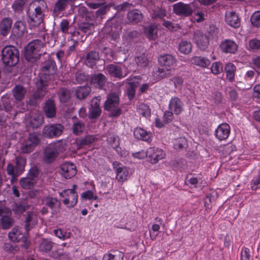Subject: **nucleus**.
<instances>
[{
  "label": "nucleus",
  "instance_id": "nucleus-15",
  "mask_svg": "<svg viewBox=\"0 0 260 260\" xmlns=\"http://www.w3.org/2000/svg\"><path fill=\"white\" fill-rule=\"evenodd\" d=\"M193 40L197 47L201 50H205L209 44V36L199 30L195 31Z\"/></svg>",
  "mask_w": 260,
  "mask_h": 260
},
{
  "label": "nucleus",
  "instance_id": "nucleus-41",
  "mask_svg": "<svg viewBox=\"0 0 260 260\" xmlns=\"http://www.w3.org/2000/svg\"><path fill=\"white\" fill-rule=\"evenodd\" d=\"M44 202L46 205L52 209L54 211H55L56 209L59 208L60 203L55 198L47 197L45 199Z\"/></svg>",
  "mask_w": 260,
  "mask_h": 260
},
{
  "label": "nucleus",
  "instance_id": "nucleus-53",
  "mask_svg": "<svg viewBox=\"0 0 260 260\" xmlns=\"http://www.w3.org/2000/svg\"><path fill=\"white\" fill-rule=\"evenodd\" d=\"M84 129V124L81 122L74 123L73 125V132L75 135H79L83 132Z\"/></svg>",
  "mask_w": 260,
  "mask_h": 260
},
{
  "label": "nucleus",
  "instance_id": "nucleus-34",
  "mask_svg": "<svg viewBox=\"0 0 260 260\" xmlns=\"http://www.w3.org/2000/svg\"><path fill=\"white\" fill-rule=\"evenodd\" d=\"M136 78L135 77L134 79L129 80L126 85L127 94L128 96V99L131 100H132L135 95L136 88L137 86V82L136 81Z\"/></svg>",
  "mask_w": 260,
  "mask_h": 260
},
{
  "label": "nucleus",
  "instance_id": "nucleus-64",
  "mask_svg": "<svg viewBox=\"0 0 260 260\" xmlns=\"http://www.w3.org/2000/svg\"><path fill=\"white\" fill-rule=\"evenodd\" d=\"M193 19L197 22H201L204 20V14L202 11H198L194 14Z\"/></svg>",
  "mask_w": 260,
  "mask_h": 260
},
{
  "label": "nucleus",
  "instance_id": "nucleus-28",
  "mask_svg": "<svg viewBox=\"0 0 260 260\" xmlns=\"http://www.w3.org/2000/svg\"><path fill=\"white\" fill-rule=\"evenodd\" d=\"M92 85L98 88H102L106 82V78L102 74H97L93 75L91 78Z\"/></svg>",
  "mask_w": 260,
  "mask_h": 260
},
{
  "label": "nucleus",
  "instance_id": "nucleus-21",
  "mask_svg": "<svg viewBox=\"0 0 260 260\" xmlns=\"http://www.w3.org/2000/svg\"><path fill=\"white\" fill-rule=\"evenodd\" d=\"M169 110L174 112L175 115H179L184 110L183 103L178 98L173 97L169 102Z\"/></svg>",
  "mask_w": 260,
  "mask_h": 260
},
{
  "label": "nucleus",
  "instance_id": "nucleus-61",
  "mask_svg": "<svg viewBox=\"0 0 260 260\" xmlns=\"http://www.w3.org/2000/svg\"><path fill=\"white\" fill-rule=\"evenodd\" d=\"M251 187L253 190H256L260 187V174L253 178L251 182Z\"/></svg>",
  "mask_w": 260,
  "mask_h": 260
},
{
  "label": "nucleus",
  "instance_id": "nucleus-29",
  "mask_svg": "<svg viewBox=\"0 0 260 260\" xmlns=\"http://www.w3.org/2000/svg\"><path fill=\"white\" fill-rule=\"evenodd\" d=\"M11 215V211L9 209H6V212L1 215V224L3 229H8L11 226L13 220L10 217Z\"/></svg>",
  "mask_w": 260,
  "mask_h": 260
},
{
  "label": "nucleus",
  "instance_id": "nucleus-46",
  "mask_svg": "<svg viewBox=\"0 0 260 260\" xmlns=\"http://www.w3.org/2000/svg\"><path fill=\"white\" fill-rule=\"evenodd\" d=\"M12 21L10 18H7L3 20L1 24L2 32L4 35H6L10 30L12 26Z\"/></svg>",
  "mask_w": 260,
  "mask_h": 260
},
{
  "label": "nucleus",
  "instance_id": "nucleus-5",
  "mask_svg": "<svg viewBox=\"0 0 260 260\" xmlns=\"http://www.w3.org/2000/svg\"><path fill=\"white\" fill-rule=\"evenodd\" d=\"M19 51L13 46L5 47L2 51V59L7 66H15L19 61Z\"/></svg>",
  "mask_w": 260,
  "mask_h": 260
},
{
  "label": "nucleus",
  "instance_id": "nucleus-18",
  "mask_svg": "<svg viewBox=\"0 0 260 260\" xmlns=\"http://www.w3.org/2000/svg\"><path fill=\"white\" fill-rule=\"evenodd\" d=\"M26 93V90L23 87L20 85L16 86L13 89V95L18 103L16 104L18 105L20 103L21 106L20 109L24 110L26 109V106L24 103H20L25 96Z\"/></svg>",
  "mask_w": 260,
  "mask_h": 260
},
{
  "label": "nucleus",
  "instance_id": "nucleus-59",
  "mask_svg": "<svg viewBox=\"0 0 260 260\" xmlns=\"http://www.w3.org/2000/svg\"><path fill=\"white\" fill-rule=\"evenodd\" d=\"M249 46L251 50H260V40L256 39L250 40Z\"/></svg>",
  "mask_w": 260,
  "mask_h": 260
},
{
  "label": "nucleus",
  "instance_id": "nucleus-16",
  "mask_svg": "<svg viewBox=\"0 0 260 260\" xmlns=\"http://www.w3.org/2000/svg\"><path fill=\"white\" fill-rule=\"evenodd\" d=\"M165 153L158 148L150 147L147 149V157L152 164H156L159 160L164 158Z\"/></svg>",
  "mask_w": 260,
  "mask_h": 260
},
{
  "label": "nucleus",
  "instance_id": "nucleus-42",
  "mask_svg": "<svg viewBox=\"0 0 260 260\" xmlns=\"http://www.w3.org/2000/svg\"><path fill=\"white\" fill-rule=\"evenodd\" d=\"M99 56L98 52L95 51H91L88 53L86 59V64L90 67H92L99 59Z\"/></svg>",
  "mask_w": 260,
  "mask_h": 260
},
{
  "label": "nucleus",
  "instance_id": "nucleus-54",
  "mask_svg": "<svg viewBox=\"0 0 260 260\" xmlns=\"http://www.w3.org/2000/svg\"><path fill=\"white\" fill-rule=\"evenodd\" d=\"M211 72L214 75H218L222 71V66L220 62H215L213 63L211 67Z\"/></svg>",
  "mask_w": 260,
  "mask_h": 260
},
{
  "label": "nucleus",
  "instance_id": "nucleus-19",
  "mask_svg": "<svg viewBox=\"0 0 260 260\" xmlns=\"http://www.w3.org/2000/svg\"><path fill=\"white\" fill-rule=\"evenodd\" d=\"M95 140L96 138L94 136L88 135L82 139H77L75 142L72 143V147L74 150L76 151L92 143Z\"/></svg>",
  "mask_w": 260,
  "mask_h": 260
},
{
  "label": "nucleus",
  "instance_id": "nucleus-51",
  "mask_svg": "<svg viewBox=\"0 0 260 260\" xmlns=\"http://www.w3.org/2000/svg\"><path fill=\"white\" fill-rule=\"evenodd\" d=\"M186 140L184 137L176 139L174 141V147L176 149L182 148L186 144Z\"/></svg>",
  "mask_w": 260,
  "mask_h": 260
},
{
  "label": "nucleus",
  "instance_id": "nucleus-39",
  "mask_svg": "<svg viewBox=\"0 0 260 260\" xmlns=\"http://www.w3.org/2000/svg\"><path fill=\"white\" fill-rule=\"evenodd\" d=\"M99 198L98 196L95 192V189L94 190H88L83 192L81 194V199L82 201H93L98 200Z\"/></svg>",
  "mask_w": 260,
  "mask_h": 260
},
{
  "label": "nucleus",
  "instance_id": "nucleus-4",
  "mask_svg": "<svg viewBox=\"0 0 260 260\" xmlns=\"http://www.w3.org/2000/svg\"><path fill=\"white\" fill-rule=\"evenodd\" d=\"M158 59L160 65L166 70V71L164 69H158V78H163L170 75L172 69H173L174 66L177 61L175 57L170 54H164L160 55Z\"/></svg>",
  "mask_w": 260,
  "mask_h": 260
},
{
  "label": "nucleus",
  "instance_id": "nucleus-31",
  "mask_svg": "<svg viewBox=\"0 0 260 260\" xmlns=\"http://www.w3.org/2000/svg\"><path fill=\"white\" fill-rule=\"evenodd\" d=\"M144 31L149 40H154L158 37V29L157 26L154 24H151L145 27Z\"/></svg>",
  "mask_w": 260,
  "mask_h": 260
},
{
  "label": "nucleus",
  "instance_id": "nucleus-26",
  "mask_svg": "<svg viewBox=\"0 0 260 260\" xmlns=\"http://www.w3.org/2000/svg\"><path fill=\"white\" fill-rule=\"evenodd\" d=\"M134 136L137 139L147 142L151 140L152 137L151 133L140 127H137L134 129Z\"/></svg>",
  "mask_w": 260,
  "mask_h": 260
},
{
  "label": "nucleus",
  "instance_id": "nucleus-63",
  "mask_svg": "<svg viewBox=\"0 0 260 260\" xmlns=\"http://www.w3.org/2000/svg\"><path fill=\"white\" fill-rule=\"evenodd\" d=\"M69 22L66 20H62L60 23V27L63 33H68L69 29Z\"/></svg>",
  "mask_w": 260,
  "mask_h": 260
},
{
  "label": "nucleus",
  "instance_id": "nucleus-17",
  "mask_svg": "<svg viewBox=\"0 0 260 260\" xmlns=\"http://www.w3.org/2000/svg\"><path fill=\"white\" fill-rule=\"evenodd\" d=\"M8 236L10 240L14 242H22L23 243L22 245L28 246L27 237L22 233L20 228L18 226L14 228L9 233Z\"/></svg>",
  "mask_w": 260,
  "mask_h": 260
},
{
  "label": "nucleus",
  "instance_id": "nucleus-22",
  "mask_svg": "<svg viewBox=\"0 0 260 260\" xmlns=\"http://www.w3.org/2000/svg\"><path fill=\"white\" fill-rule=\"evenodd\" d=\"M230 132V126L228 124L221 123L215 130V137L219 141L226 140L229 137Z\"/></svg>",
  "mask_w": 260,
  "mask_h": 260
},
{
  "label": "nucleus",
  "instance_id": "nucleus-47",
  "mask_svg": "<svg viewBox=\"0 0 260 260\" xmlns=\"http://www.w3.org/2000/svg\"><path fill=\"white\" fill-rule=\"evenodd\" d=\"M137 112L143 116L147 117L150 115L151 111L146 104L141 103L137 106Z\"/></svg>",
  "mask_w": 260,
  "mask_h": 260
},
{
  "label": "nucleus",
  "instance_id": "nucleus-3",
  "mask_svg": "<svg viewBox=\"0 0 260 260\" xmlns=\"http://www.w3.org/2000/svg\"><path fill=\"white\" fill-rule=\"evenodd\" d=\"M51 69L53 73L55 70L52 66H45L44 67L40 73V79L37 83V91L30 98L28 103L31 105H36L38 101L43 98L46 93V87L48 86V80L50 78Z\"/></svg>",
  "mask_w": 260,
  "mask_h": 260
},
{
  "label": "nucleus",
  "instance_id": "nucleus-23",
  "mask_svg": "<svg viewBox=\"0 0 260 260\" xmlns=\"http://www.w3.org/2000/svg\"><path fill=\"white\" fill-rule=\"evenodd\" d=\"M225 21L229 25L235 28L240 26V19L234 11H230L225 12Z\"/></svg>",
  "mask_w": 260,
  "mask_h": 260
},
{
  "label": "nucleus",
  "instance_id": "nucleus-56",
  "mask_svg": "<svg viewBox=\"0 0 260 260\" xmlns=\"http://www.w3.org/2000/svg\"><path fill=\"white\" fill-rule=\"evenodd\" d=\"M101 113L100 107L89 108V117L91 119H94L99 117Z\"/></svg>",
  "mask_w": 260,
  "mask_h": 260
},
{
  "label": "nucleus",
  "instance_id": "nucleus-6",
  "mask_svg": "<svg viewBox=\"0 0 260 260\" xmlns=\"http://www.w3.org/2000/svg\"><path fill=\"white\" fill-rule=\"evenodd\" d=\"M43 47L42 41L35 40L29 43L25 48L24 56L28 61L33 62L41 55V49Z\"/></svg>",
  "mask_w": 260,
  "mask_h": 260
},
{
  "label": "nucleus",
  "instance_id": "nucleus-27",
  "mask_svg": "<svg viewBox=\"0 0 260 260\" xmlns=\"http://www.w3.org/2000/svg\"><path fill=\"white\" fill-rule=\"evenodd\" d=\"M192 64L202 68H208L210 64V60L208 58L202 56H196L191 58Z\"/></svg>",
  "mask_w": 260,
  "mask_h": 260
},
{
  "label": "nucleus",
  "instance_id": "nucleus-33",
  "mask_svg": "<svg viewBox=\"0 0 260 260\" xmlns=\"http://www.w3.org/2000/svg\"><path fill=\"white\" fill-rule=\"evenodd\" d=\"M192 45L190 41L182 40L178 46V50L182 54L187 55L192 50Z\"/></svg>",
  "mask_w": 260,
  "mask_h": 260
},
{
  "label": "nucleus",
  "instance_id": "nucleus-20",
  "mask_svg": "<svg viewBox=\"0 0 260 260\" xmlns=\"http://www.w3.org/2000/svg\"><path fill=\"white\" fill-rule=\"evenodd\" d=\"M220 48L224 53L234 54L237 51L238 46L235 41L230 39H225L221 42Z\"/></svg>",
  "mask_w": 260,
  "mask_h": 260
},
{
  "label": "nucleus",
  "instance_id": "nucleus-9",
  "mask_svg": "<svg viewBox=\"0 0 260 260\" xmlns=\"http://www.w3.org/2000/svg\"><path fill=\"white\" fill-rule=\"evenodd\" d=\"M173 9L176 15L183 17H188L192 14L195 9L194 2L190 4H184L180 2L173 5Z\"/></svg>",
  "mask_w": 260,
  "mask_h": 260
},
{
  "label": "nucleus",
  "instance_id": "nucleus-48",
  "mask_svg": "<svg viewBox=\"0 0 260 260\" xmlns=\"http://www.w3.org/2000/svg\"><path fill=\"white\" fill-rule=\"evenodd\" d=\"M68 4L67 0H59L58 1L54 8L53 12L56 15L59 12L65 10Z\"/></svg>",
  "mask_w": 260,
  "mask_h": 260
},
{
  "label": "nucleus",
  "instance_id": "nucleus-8",
  "mask_svg": "<svg viewBox=\"0 0 260 260\" xmlns=\"http://www.w3.org/2000/svg\"><path fill=\"white\" fill-rule=\"evenodd\" d=\"M113 170L116 174L115 178L119 182L123 183L132 174V170L118 161L112 164Z\"/></svg>",
  "mask_w": 260,
  "mask_h": 260
},
{
  "label": "nucleus",
  "instance_id": "nucleus-1",
  "mask_svg": "<svg viewBox=\"0 0 260 260\" xmlns=\"http://www.w3.org/2000/svg\"><path fill=\"white\" fill-rule=\"evenodd\" d=\"M47 5L44 0H36L32 2L28 7L27 15V22L31 27L39 25L43 21Z\"/></svg>",
  "mask_w": 260,
  "mask_h": 260
},
{
  "label": "nucleus",
  "instance_id": "nucleus-25",
  "mask_svg": "<svg viewBox=\"0 0 260 260\" xmlns=\"http://www.w3.org/2000/svg\"><path fill=\"white\" fill-rule=\"evenodd\" d=\"M107 69L111 76L118 78H122L127 74V72L122 71V68L118 65H109Z\"/></svg>",
  "mask_w": 260,
  "mask_h": 260
},
{
  "label": "nucleus",
  "instance_id": "nucleus-50",
  "mask_svg": "<svg viewBox=\"0 0 260 260\" xmlns=\"http://www.w3.org/2000/svg\"><path fill=\"white\" fill-rule=\"evenodd\" d=\"M136 61L138 66L142 68H146L149 64L148 60L144 55L138 56L136 59Z\"/></svg>",
  "mask_w": 260,
  "mask_h": 260
},
{
  "label": "nucleus",
  "instance_id": "nucleus-45",
  "mask_svg": "<svg viewBox=\"0 0 260 260\" xmlns=\"http://www.w3.org/2000/svg\"><path fill=\"white\" fill-rule=\"evenodd\" d=\"M90 90L89 86L79 87L76 91L77 98L79 99H84L89 93Z\"/></svg>",
  "mask_w": 260,
  "mask_h": 260
},
{
  "label": "nucleus",
  "instance_id": "nucleus-2",
  "mask_svg": "<svg viewBox=\"0 0 260 260\" xmlns=\"http://www.w3.org/2000/svg\"><path fill=\"white\" fill-rule=\"evenodd\" d=\"M47 5L44 0H36L32 2L28 7L27 15V22L31 27L39 25L43 21Z\"/></svg>",
  "mask_w": 260,
  "mask_h": 260
},
{
  "label": "nucleus",
  "instance_id": "nucleus-62",
  "mask_svg": "<svg viewBox=\"0 0 260 260\" xmlns=\"http://www.w3.org/2000/svg\"><path fill=\"white\" fill-rule=\"evenodd\" d=\"M174 114V112L170 110L165 112L164 115V119L165 123H168L173 119Z\"/></svg>",
  "mask_w": 260,
  "mask_h": 260
},
{
  "label": "nucleus",
  "instance_id": "nucleus-10",
  "mask_svg": "<svg viewBox=\"0 0 260 260\" xmlns=\"http://www.w3.org/2000/svg\"><path fill=\"white\" fill-rule=\"evenodd\" d=\"M119 96L117 94L112 93L108 95L107 100L105 102L104 108L105 110L112 111L111 115L112 116L116 117L121 114V110L117 108L114 110L119 104Z\"/></svg>",
  "mask_w": 260,
  "mask_h": 260
},
{
  "label": "nucleus",
  "instance_id": "nucleus-55",
  "mask_svg": "<svg viewBox=\"0 0 260 260\" xmlns=\"http://www.w3.org/2000/svg\"><path fill=\"white\" fill-rule=\"evenodd\" d=\"M252 24L256 27L260 26V11L254 12L251 17Z\"/></svg>",
  "mask_w": 260,
  "mask_h": 260
},
{
  "label": "nucleus",
  "instance_id": "nucleus-11",
  "mask_svg": "<svg viewBox=\"0 0 260 260\" xmlns=\"http://www.w3.org/2000/svg\"><path fill=\"white\" fill-rule=\"evenodd\" d=\"M44 117L39 111H32L28 117L25 119V122L27 126L33 128L40 126L43 122Z\"/></svg>",
  "mask_w": 260,
  "mask_h": 260
},
{
  "label": "nucleus",
  "instance_id": "nucleus-40",
  "mask_svg": "<svg viewBox=\"0 0 260 260\" xmlns=\"http://www.w3.org/2000/svg\"><path fill=\"white\" fill-rule=\"evenodd\" d=\"M26 164V159L22 156L16 158V175H20L24 170Z\"/></svg>",
  "mask_w": 260,
  "mask_h": 260
},
{
  "label": "nucleus",
  "instance_id": "nucleus-7",
  "mask_svg": "<svg viewBox=\"0 0 260 260\" xmlns=\"http://www.w3.org/2000/svg\"><path fill=\"white\" fill-rule=\"evenodd\" d=\"M77 185L74 184L72 188L63 190L59 193L62 203L68 208H72L75 207L78 200V196L76 192Z\"/></svg>",
  "mask_w": 260,
  "mask_h": 260
},
{
  "label": "nucleus",
  "instance_id": "nucleus-35",
  "mask_svg": "<svg viewBox=\"0 0 260 260\" xmlns=\"http://www.w3.org/2000/svg\"><path fill=\"white\" fill-rule=\"evenodd\" d=\"M127 18L129 21L136 23L142 19L143 16L140 11L138 10H134L127 14Z\"/></svg>",
  "mask_w": 260,
  "mask_h": 260
},
{
  "label": "nucleus",
  "instance_id": "nucleus-60",
  "mask_svg": "<svg viewBox=\"0 0 260 260\" xmlns=\"http://www.w3.org/2000/svg\"><path fill=\"white\" fill-rule=\"evenodd\" d=\"M250 250L248 248L244 247L241 251V260H250Z\"/></svg>",
  "mask_w": 260,
  "mask_h": 260
},
{
  "label": "nucleus",
  "instance_id": "nucleus-37",
  "mask_svg": "<svg viewBox=\"0 0 260 260\" xmlns=\"http://www.w3.org/2000/svg\"><path fill=\"white\" fill-rule=\"evenodd\" d=\"M36 183L35 179L26 176L20 180V184L24 189H31L34 187Z\"/></svg>",
  "mask_w": 260,
  "mask_h": 260
},
{
  "label": "nucleus",
  "instance_id": "nucleus-52",
  "mask_svg": "<svg viewBox=\"0 0 260 260\" xmlns=\"http://www.w3.org/2000/svg\"><path fill=\"white\" fill-rule=\"evenodd\" d=\"M107 142L113 148H116L119 144L118 139L114 134H109Z\"/></svg>",
  "mask_w": 260,
  "mask_h": 260
},
{
  "label": "nucleus",
  "instance_id": "nucleus-30",
  "mask_svg": "<svg viewBox=\"0 0 260 260\" xmlns=\"http://www.w3.org/2000/svg\"><path fill=\"white\" fill-rule=\"evenodd\" d=\"M44 111L48 118H53L55 116L56 110L54 103L52 100H48L44 107Z\"/></svg>",
  "mask_w": 260,
  "mask_h": 260
},
{
  "label": "nucleus",
  "instance_id": "nucleus-36",
  "mask_svg": "<svg viewBox=\"0 0 260 260\" xmlns=\"http://www.w3.org/2000/svg\"><path fill=\"white\" fill-rule=\"evenodd\" d=\"M236 68L232 63H228L225 67L226 76L230 82H233L234 80Z\"/></svg>",
  "mask_w": 260,
  "mask_h": 260
},
{
  "label": "nucleus",
  "instance_id": "nucleus-43",
  "mask_svg": "<svg viewBox=\"0 0 260 260\" xmlns=\"http://www.w3.org/2000/svg\"><path fill=\"white\" fill-rule=\"evenodd\" d=\"M123 253L119 251H115L113 253L105 254L103 260H123Z\"/></svg>",
  "mask_w": 260,
  "mask_h": 260
},
{
  "label": "nucleus",
  "instance_id": "nucleus-38",
  "mask_svg": "<svg viewBox=\"0 0 260 260\" xmlns=\"http://www.w3.org/2000/svg\"><path fill=\"white\" fill-rule=\"evenodd\" d=\"M54 235L61 240L64 241L71 238L72 233L67 232L65 230L58 228L53 230Z\"/></svg>",
  "mask_w": 260,
  "mask_h": 260
},
{
  "label": "nucleus",
  "instance_id": "nucleus-12",
  "mask_svg": "<svg viewBox=\"0 0 260 260\" xmlns=\"http://www.w3.org/2000/svg\"><path fill=\"white\" fill-rule=\"evenodd\" d=\"M59 143L50 144L45 149L43 160L47 163L53 161L58 153Z\"/></svg>",
  "mask_w": 260,
  "mask_h": 260
},
{
  "label": "nucleus",
  "instance_id": "nucleus-32",
  "mask_svg": "<svg viewBox=\"0 0 260 260\" xmlns=\"http://www.w3.org/2000/svg\"><path fill=\"white\" fill-rule=\"evenodd\" d=\"M38 222V217L36 213L29 212L27 214L25 220V228L26 231H28L34 227Z\"/></svg>",
  "mask_w": 260,
  "mask_h": 260
},
{
  "label": "nucleus",
  "instance_id": "nucleus-14",
  "mask_svg": "<svg viewBox=\"0 0 260 260\" xmlns=\"http://www.w3.org/2000/svg\"><path fill=\"white\" fill-rule=\"evenodd\" d=\"M63 126L60 124H50L45 126L43 128L44 137L52 138L61 135Z\"/></svg>",
  "mask_w": 260,
  "mask_h": 260
},
{
  "label": "nucleus",
  "instance_id": "nucleus-58",
  "mask_svg": "<svg viewBox=\"0 0 260 260\" xmlns=\"http://www.w3.org/2000/svg\"><path fill=\"white\" fill-rule=\"evenodd\" d=\"M166 15V12L164 10L158 8L153 11L152 16L153 18L162 19Z\"/></svg>",
  "mask_w": 260,
  "mask_h": 260
},
{
  "label": "nucleus",
  "instance_id": "nucleus-24",
  "mask_svg": "<svg viewBox=\"0 0 260 260\" xmlns=\"http://www.w3.org/2000/svg\"><path fill=\"white\" fill-rule=\"evenodd\" d=\"M61 174L67 179L74 176L76 173V167L75 165L70 162H66L61 166Z\"/></svg>",
  "mask_w": 260,
  "mask_h": 260
},
{
  "label": "nucleus",
  "instance_id": "nucleus-13",
  "mask_svg": "<svg viewBox=\"0 0 260 260\" xmlns=\"http://www.w3.org/2000/svg\"><path fill=\"white\" fill-rule=\"evenodd\" d=\"M39 138L36 134H29L27 139L22 144L21 147V152L23 153H30L39 143Z\"/></svg>",
  "mask_w": 260,
  "mask_h": 260
},
{
  "label": "nucleus",
  "instance_id": "nucleus-57",
  "mask_svg": "<svg viewBox=\"0 0 260 260\" xmlns=\"http://www.w3.org/2000/svg\"><path fill=\"white\" fill-rule=\"evenodd\" d=\"M26 0H16L12 5V8L15 12H20L22 10L23 7L25 4Z\"/></svg>",
  "mask_w": 260,
  "mask_h": 260
},
{
  "label": "nucleus",
  "instance_id": "nucleus-44",
  "mask_svg": "<svg viewBox=\"0 0 260 260\" xmlns=\"http://www.w3.org/2000/svg\"><path fill=\"white\" fill-rule=\"evenodd\" d=\"M53 243L48 239H43L39 244V250L43 252L50 251L52 248Z\"/></svg>",
  "mask_w": 260,
  "mask_h": 260
},
{
  "label": "nucleus",
  "instance_id": "nucleus-49",
  "mask_svg": "<svg viewBox=\"0 0 260 260\" xmlns=\"http://www.w3.org/2000/svg\"><path fill=\"white\" fill-rule=\"evenodd\" d=\"M28 208V205L23 202L15 204L13 210L16 214H21Z\"/></svg>",
  "mask_w": 260,
  "mask_h": 260
}]
</instances>
